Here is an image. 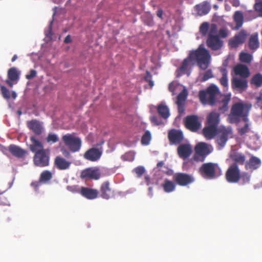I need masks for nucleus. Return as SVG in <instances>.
<instances>
[{
    "mask_svg": "<svg viewBox=\"0 0 262 262\" xmlns=\"http://www.w3.org/2000/svg\"><path fill=\"white\" fill-rule=\"evenodd\" d=\"M31 144L30 150L34 153L33 163L36 166L43 167L49 165L50 154L43 148L41 142L37 140L34 136L30 137Z\"/></svg>",
    "mask_w": 262,
    "mask_h": 262,
    "instance_id": "nucleus-1",
    "label": "nucleus"
},
{
    "mask_svg": "<svg viewBox=\"0 0 262 262\" xmlns=\"http://www.w3.org/2000/svg\"><path fill=\"white\" fill-rule=\"evenodd\" d=\"M251 107V104L244 102H238L233 104L228 117L229 122L232 124L237 123L241 120L247 122L248 120L247 117Z\"/></svg>",
    "mask_w": 262,
    "mask_h": 262,
    "instance_id": "nucleus-2",
    "label": "nucleus"
},
{
    "mask_svg": "<svg viewBox=\"0 0 262 262\" xmlns=\"http://www.w3.org/2000/svg\"><path fill=\"white\" fill-rule=\"evenodd\" d=\"M189 57L192 61L196 60L200 68L205 70L208 67L210 56L205 48L199 47L196 50L191 51Z\"/></svg>",
    "mask_w": 262,
    "mask_h": 262,
    "instance_id": "nucleus-3",
    "label": "nucleus"
},
{
    "mask_svg": "<svg viewBox=\"0 0 262 262\" xmlns=\"http://www.w3.org/2000/svg\"><path fill=\"white\" fill-rule=\"evenodd\" d=\"M219 88L215 84H211L205 90L200 91L199 96L203 104H214L216 97L220 94Z\"/></svg>",
    "mask_w": 262,
    "mask_h": 262,
    "instance_id": "nucleus-4",
    "label": "nucleus"
},
{
    "mask_svg": "<svg viewBox=\"0 0 262 262\" xmlns=\"http://www.w3.org/2000/svg\"><path fill=\"white\" fill-rule=\"evenodd\" d=\"M206 44L208 48L214 51L220 50L223 46V42L217 35V27L214 24L210 27Z\"/></svg>",
    "mask_w": 262,
    "mask_h": 262,
    "instance_id": "nucleus-5",
    "label": "nucleus"
},
{
    "mask_svg": "<svg viewBox=\"0 0 262 262\" xmlns=\"http://www.w3.org/2000/svg\"><path fill=\"white\" fill-rule=\"evenodd\" d=\"M221 171L216 163H205L199 168V172L204 178L212 179L217 176V171Z\"/></svg>",
    "mask_w": 262,
    "mask_h": 262,
    "instance_id": "nucleus-6",
    "label": "nucleus"
},
{
    "mask_svg": "<svg viewBox=\"0 0 262 262\" xmlns=\"http://www.w3.org/2000/svg\"><path fill=\"white\" fill-rule=\"evenodd\" d=\"M62 140L70 151L73 152L78 151L81 147V139L75 136L74 134L64 135L62 136Z\"/></svg>",
    "mask_w": 262,
    "mask_h": 262,
    "instance_id": "nucleus-7",
    "label": "nucleus"
},
{
    "mask_svg": "<svg viewBox=\"0 0 262 262\" xmlns=\"http://www.w3.org/2000/svg\"><path fill=\"white\" fill-rule=\"evenodd\" d=\"M173 179L177 184L181 186H186L192 183L195 179L191 175L186 173L178 172L173 175Z\"/></svg>",
    "mask_w": 262,
    "mask_h": 262,
    "instance_id": "nucleus-8",
    "label": "nucleus"
},
{
    "mask_svg": "<svg viewBox=\"0 0 262 262\" xmlns=\"http://www.w3.org/2000/svg\"><path fill=\"white\" fill-rule=\"evenodd\" d=\"M240 170L236 164H231L226 171L225 177L227 181L231 183L238 182Z\"/></svg>",
    "mask_w": 262,
    "mask_h": 262,
    "instance_id": "nucleus-9",
    "label": "nucleus"
},
{
    "mask_svg": "<svg viewBox=\"0 0 262 262\" xmlns=\"http://www.w3.org/2000/svg\"><path fill=\"white\" fill-rule=\"evenodd\" d=\"M232 135V130L231 127H223L220 129V134L218 136L216 142L221 148L226 144L228 138Z\"/></svg>",
    "mask_w": 262,
    "mask_h": 262,
    "instance_id": "nucleus-10",
    "label": "nucleus"
},
{
    "mask_svg": "<svg viewBox=\"0 0 262 262\" xmlns=\"http://www.w3.org/2000/svg\"><path fill=\"white\" fill-rule=\"evenodd\" d=\"M185 126L191 132H196L201 127V122L196 115L187 116L185 119Z\"/></svg>",
    "mask_w": 262,
    "mask_h": 262,
    "instance_id": "nucleus-11",
    "label": "nucleus"
},
{
    "mask_svg": "<svg viewBox=\"0 0 262 262\" xmlns=\"http://www.w3.org/2000/svg\"><path fill=\"white\" fill-rule=\"evenodd\" d=\"M100 196L106 200H108L115 195L114 190L111 188L110 183L108 181L103 182L100 188Z\"/></svg>",
    "mask_w": 262,
    "mask_h": 262,
    "instance_id": "nucleus-12",
    "label": "nucleus"
},
{
    "mask_svg": "<svg viewBox=\"0 0 262 262\" xmlns=\"http://www.w3.org/2000/svg\"><path fill=\"white\" fill-rule=\"evenodd\" d=\"M231 86L233 90L242 93L248 88V82L246 78L234 77L231 80Z\"/></svg>",
    "mask_w": 262,
    "mask_h": 262,
    "instance_id": "nucleus-13",
    "label": "nucleus"
},
{
    "mask_svg": "<svg viewBox=\"0 0 262 262\" xmlns=\"http://www.w3.org/2000/svg\"><path fill=\"white\" fill-rule=\"evenodd\" d=\"M102 151L101 149L92 147L86 150L84 155L83 157L85 159L95 162L98 161L101 157Z\"/></svg>",
    "mask_w": 262,
    "mask_h": 262,
    "instance_id": "nucleus-14",
    "label": "nucleus"
},
{
    "mask_svg": "<svg viewBox=\"0 0 262 262\" xmlns=\"http://www.w3.org/2000/svg\"><path fill=\"white\" fill-rule=\"evenodd\" d=\"M168 138L170 144H178L183 140L184 136L182 131L172 129L168 132Z\"/></svg>",
    "mask_w": 262,
    "mask_h": 262,
    "instance_id": "nucleus-15",
    "label": "nucleus"
},
{
    "mask_svg": "<svg viewBox=\"0 0 262 262\" xmlns=\"http://www.w3.org/2000/svg\"><path fill=\"white\" fill-rule=\"evenodd\" d=\"M261 164V160L255 156H252L250 158L247 160L245 164L246 170L250 172H253L259 168Z\"/></svg>",
    "mask_w": 262,
    "mask_h": 262,
    "instance_id": "nucleus-16",
    "label": "nucleus"
},
{
    "mask_svg": "<svg viewBox=\"0 0 262 262\" xmlns=\"http://www.w3.org/2000/svg\"><path fill=\"white\" fill-rule=\"evenodd\" d=\"M81 176L85 178L98 180L101 177V173L98 168H89L82 171Z\"/></svg>",
    "mask_w": 262,
    "mask_h": 262,
    "instance_id": "nucleus-17",
    "label": "nucleus"
},
{
    "mask_svg": "<svg viewBox=\"0 0 262 262\" xmlns=\"http://www.w3.org/2000/svg\"><path fill=\"white\" fill-rule=\"evenodd\" d=\"M71 162L61 156L56 157L54 161V166L60 170H64L70 168Z\"/></svg>",
    "mask_w": 262,
    "mask_h": 262,
    "instance_id": "nucleus-18",
    "label": "nucleus"
},
{
    "mask_svg": "<svg viewBox=\"0 0 262 262\" xmlns=\"http://www.w3.org/2000/svg\"><path fill=\"white\" fill-rule=\"evenodd\" d=\"M179 156L181 158L186 159L188 158L192 153L191 146L189 144H181L177 149Z\"/></svg>",
    "mask_w": 262,
    "mask_h": 262,
    "instance_id": "nucleus-19",
    "label": "nucleus"
},
{
    "mask_svg": "<svg viewBox=\"0 0 262 262\" xmlns=\"http://www.w3.org/2000/svg\"><path fill=\"white\" fill-rule=\"evenodd\" d=\"M246 36L244 31H240L229 41V45L233 48L237 47L239 45L242 44L245 42Z\"/></svg>",
    "mask_w": 262,
    "mask_h": 262,
    "instance_id": "nucleus-20",
    "label": "nucleus"
},
{
    "mask_svg": "<svg viewBox=\"0 0 262 262\" xmlns=\"http://www.w3.org/2000/svg\"><path fill=\"white\" fill-rule=\"evenodd\" d=\"M233 72L236 75H239L243 78H246L250 75L248 68L244 64H238L233 68Z\"/></svg>",
    "mask_w": 262,
    "mask_h": 262,
    "instance_id": "nucleus-21",
    "label": "nucleus"
},
{
    "mask_svg": "<svg viewBox=\"0 0 262 262\" xmlns=\"http://www.w3.org/2000/svg\"><path fill=\"white\" fill-rule=\"evenodd\" d=\"M27 126L36 135H40L42 132V126L40 122L37 120L34 119L28 121Z\"/></svg>",
    "mask_w": 262,
    "mask_h": 262,
    "instance_id": "nucleus-22",
    "label": "nucleus"
},
{
    "mask_svg": "<svg viewBox=\"0 0 262 262\" xmlns=\"http://www.w3.org/2000/svg\"><path fill=\"white\" fill-rule=\"evenodd\" d=\"M80 194L88 199L93 200L98 196V191L97 189L81 187Z\"/></svg>",
    "mask_w": 262,
    "mask_h": 262,
    "instance_id": "nucleus-23",
    "label": "nucleus"
},
{
    "mask_svg": "<svg viewBox=\"0 0 262 262\" xmlns=\"http://www.w3.org/2000/svg\"><path fill=\"white\" fill-rule=\"evenodd\" d=\"M195 10L199 15H206L211 9V6L207 1H204L201 4L196 5L195 7Z\"/></svg>",
    "mask_w": 262,
    "mask_h": 262,
    "instance_id": "nucleus-24",
    "label": "nucleus"
},
{
    "mask_svg": "<svg viewBox=\"0 0 262 262\" xmlns=\"http://www.w3.org/2000/svg\"><path fill=\"white\" fill-rule=\"evenodd\" d=\"M211 146L204 142H200L197 144L195 147V151L199 154H201L206 156L209 155L212 151L210 149Z\"/></svg>",
    "mask_w": 262,
    "mask_h": 262,
    "instance_id": "nucleus-25",
    "label": "nucleus"
},
{
    "mask_svg": "<svg viewBox=\"0 0 262 262\" xmlns=\"http://www.w3.org/2000/svg\"><path fill=\"white\" fill-rule=\"evenodd\" d=\"M220 121V114L215 112H211L207 116V124L209 125H213L216 127H218V125Z\"/></svg>",
    "mask_w": 262,
    "mask_h": 262,
    "instance_id": "nucleus-26",
    "label": "nucleus"
},
{
    "mask_svg": "<svg viewBox=\"0 0 262 262\" xmlns=\"http://www.w3.org/2000/svg\"><path fill=\"white\" fill-rule=\"evenodd\" d=\"M9 150L13 156L18 158H23L27 154L26 150L14 144L9 146Z\"/></svg>",
    "mask_w": 262,
    "mask_h": 262,
    "instance_id": "nucleus-27",
    "label": "nucleus"
},
{
    "mask_svg": "<svg viewBox=\"0 0 262 262\" xmlns=\"http://www.w3.org/2000/svg\"><path fill=\"white\" fill-rule=\"evenodd\" d=\"M217 132V127L207 124L203 130V134L206 139H211L216 136Z\"/></svg>",
    "mask_w": 262,
    "mask_h": 262,
    "instance_id": "nucleus-28",
    "label": "nucleus"
},
{
    "mask_svg": "<svg viewBox=\"0 0 262 262\" xmlns=\"http://www.w3.org/2000/svg\"><path fill=\"white\" fill-rule=\"evenodd\" d=\"M177 183L175 181L169 180L167 179L164 180L162 184L164 191L166 193H170L176 189Z\"/></svg>",
    "mask_w": 262,
    "mask_h": 262,
    "instance_id": "nucleus-29",
    "label": "nucleus"
},
{
    "mask_svg": "<svg viewBox=\"0 0 262 262\" xmlns=\"http://www.w3.org/2000/svg\"><path fill=\"white\" fill-rule=\"evenodd\" d=\"M230 158L234 162V164L237 165L245 164L246 162L245 156L242 153L234 152L231 155Z\"/></svg>",
    "mask_w": 262,
    "mask_h": 262,
    "instance_id": "nucleus-30",
    "label": "nucleus"
},
{
    "mask_svg": "<svg viewBox=\"0 0 262 262\" xmlns=\"http://www.w3.org/2000/svg\"><path fill=\"white\" fill-rule=\"evenodd\" d=\"M234 21L236 23L235 30H238L243 25L244 23V16L241 11H235L233 16Z\"/></svg>",
    "mask_w": 262,
    "mask_h": 262,
    "instance_id": "nucleus-31",
    "label": "nucleus"
},
{
    "mask_svg": "<svg viewBox=\"0 0 262 262\" xmlns=\"http://www.w3.org/2000/svg\"><path fill=\"white\" fill-rule=\"evenodd\" d=\"M158 112L159 115L164 119H167L169 115V110L168 107L163 104L158 105L157 108Z\"/></svg>",
    "mask_w": 262,
    "mask_h": 262,
    "instance_id": "nucleus-32",
    "label": "nucleus"
},
{
    "mask_svg": "<svg viewBox=\"0 0 262 262\" xmlns=\"http://www.w3.org/2000/svg\"><path fill=\"white\" fill-rule=\"evenodd\" d=\"M249 47L251 50H255L259 47V41L257 34L251 35L249 40Z\"/></svg>",
    "mask_w": 262,
    "mask_h": 262,
    "instance_id": "nucleus-33",
    "label": "nucleus"
},
{
    "mask_svg": "<svg viewBox=\"0 0 262 262\" xmlns=\"http://www.w3.org/2000/svg\"><path fill=\"white\" fill-rule=\"evenodd\" d=\"M19 73L15 67L11 68L8 71V78L11 80H15L16 82L19 79Z\"/></svg>",
    "mask_w": 262,
    "mask_h": 262,
    "instance_id": "nucleus-34",
    "label": "nucleus"
},
{
    "mask_svg": "<svg viewBox=\"0 0 262 262\" xmlns=\"http://www.w3.org/2000/svg\"><path fill=\"white\" fill-rule=\"evenodd\" d=\"M239 177L238 182L240 181L241 184L245 185L250 183L251 175L247 172H243L240 173Z\"/></svg>",
    "mask_w": 262,
    "mask_h": 262,
    "instance_id": "nucleus-35",
    "label": "nucleus"
},
{
    "mask_svg": "<svg viewBox=\"0 0 262 262\" xmlns=\"http://www.w3.org/2000/svg\"><path fill=\"white\" fill-rule=\"evenodd\" d=\"M250 83L257 88L262 85V75L260 73H257L254 75L251 78Z\"/></svg>",
    "mask_w": 262,
    "mask_h": 262,
    "instance_id": "nucleus-36",
    "label": "nucleus"
},
{
    "mask_svg": "<svg viewBox=\"0 0 262 262\" xmlns=\"http://www.w3.org/2000/svg\"><path fill=\"white\" fill-rule=\"evenodd\" d=\"M52 178V173L49 170L43 171L39 177V181L43 183H47Z\"/></svg>",
    "mask_w": 262,
    "mask_h": 262,
    "instance_id": "nucleus-37",
    "label": "nucleus"
},
{
    "mask_svg": "<svg viewBox=\"0 0 262 262\" xmlns=\"http://www.w3.org/2000/svg\"><path fill=\"white\" fill-rule=\"evenodd\" d=\"M230 100V97L228 95L224 96V98L221 102L222 105L219 106V110L222 113H225L228 109V103Z\"/></svg>",
    "mask_w": 262,
    "mask_h": 262,
    "instance_id": "nucleus-38",
    "label": "nucleus"
},
{
    "mask_svg": "<svg viewBox=\"0 0 262 262\" xmlns=\"http://www.w3.org/2000/svg\"><path fill=\"white\" fill-rule=\"evenodd\" d=\"M221 73L222 75V77L220 79V83L224 87H227L228 85V72L227 70L225 69H222L221 70Z\"/></svg>",
    "mask_w": 262,
    "mask_h": 262,
    "instance_id": "nucleus-39",
    "label": "nucleus"
},
{
    "mask_svg": "<svg viewBox=\"0 0 262 262\" xmlns=\"http://www.w3.org/2000/svg\"><path fill=\"white\" fill-rule=\"evenodd\" d=\"M189 63V60L188 59H185V60H184L181 66L179 69V72H180V73L178 74L177 77H180L182 74H184L185 73H186L188 67Z\"/></svg>",
    "mask_w": 262,
    "mask_h": 262,
    "instance_id": "nucleus-40",
    "label": "nucleus"
},
{
    "mask_svg": "<svg viewBox=\"0 0 262 262\" xmlns=\"http://www.w3.org/2000/svg\"><path fill=\"white\" fill-rule=\"evenodd\" d=\"M252 59V56L247 53L242 52L239 55V60L241 62L250 63Z\"/></svg>",
    "mask_w": 262,
    "mask_h": 262,
    "instance_id": "nucleus-41",
    "label": "nucleus"
},
{
    "mask_svg": "<svg viewBox=\"0 0 262 262\" xmlns=\"http://www.w3.org/2000/svg\"><path fill=\"white\" fill-rule=\"evenodd\" d=\"M209 24L208 22L203 23L199 28V31L203 36L207 35L208 32H209Z\"/></svg>",
    "mask_w": 262,
    "mask_h": 262,
    "instance_id": "nucleus-42",
    "label": "nucleus"
},
{
    "mask_svg": "<svg viewBox=\"0 0 262 262\" xmlns=\"http://www.w3.org/2000/svg\"><path fill=\"white\" fill-rule=\"evenodd\" d=\"M187 96V92L186 90H183L177 96V104H184Z\"/></svg>",
    "mask_w": 262,
    "mask_h": 262,
    "instance_id": "nucleus-43",
    "label": "nucleus"
},
{
    "mask_svg": "<svg viewBox=\"0 0 262 262\" xmlns=\"http://www.w3.org/2000/svg\"><path fill=\"white\" fill-rule=\"evenodd\" d=\"M1 91L2 96L5 99L8 100L10 98V92L6 87L2 85L1 86Z\"/></svg>",
    "mask_w": 262,
    "mask_h": 262,
    "instance_id": "nucleus-44",
    "label": "nucleus"
},
{
    "mask_svg": "<svg viewBox=\"0 0 262 262\" xmlns=\"http://www.w3.org/2000/svg\"><path fill=\"white\" fill-rule=\"evenodd\" d=\"M59 139L57 136L54 134L50 133L46 138L47 142L48 143H56Z\"/></svg>",
    "mask_w": 262,
    "mask_h": 262,
    "instance_id": "nucleus-45",
    "label": "nucleus"
},
{
    "mask_svg": "<svg viewBox=\"0 0 262 262\" xmlns=\"http://www.w3.org/2000/svg\"><path fill=\"white\" fill-rule=\"evenodd\" d=\"M133 171L136 174L137 177L140 178L145 173V169L144 167L140 166L135 168Z\"/></svg>",
    "mask_w": 262,
    "mask_h": 262,
    "instance_id": "nucleus-46",
    "label": "nucleus"
},
{
    "mask_svg": "<svg viewBox=\"0 0 262 262\" xmlns=\"http://www.w3.org/2000/svg\"><path fill=\"white\" fill-rule=\"evenodd\" d=\"M150 120L154 125H163L164 124L162 119L160 117L157 116L151 117Z\"/></svg>",
    "mask_w": 262,
    "mask_h": 262,
    "instance_id": "nucleus-47",
    "label": "nucleus"
},
{
    "mask_svg": "<svg viewBox=\"0 0 262 262\" xmlns=\"http://www.w3.org/2000/svg\"><path fill=\"white\" fill-rule=\"evenodd\" d=\"M249 131L250 128L248 123H246L243 127L238 129V133L241 136H243L246 133H249Z\"/></svg>",
    "mask_w": 262,
    "mask_h": 262,
    "instance_id": "nucleus-48",
    "label": "nucleus"
},
{
    "mask_svg": "<svg viewBox=\"0 0 262 262\" xmlns=\"http://www.w3.org/2000/svg\"><path fill=\"white\" fill-rule=\"evenodd\" d=\"M206 157L201 154H199L195 151L192 159L196 162H203Z\"/></svg>",
    "mask_w": 262,
    "mask_h": 262,
    "instance_id": "nucleus-49",
    "label": "nucleus"
},
{
    "mask_svg": "<svg viewBox=\"0 0 262 262\" xmlns=\"http://www.w3.org/2000/svg\"><path fill=\"white\" fill-rule=\"evenodd\" d=\"M213 74L211 70H208L205 72L202 78V81H205L208 80L209 79L213 77Z\"/></svg>",
    "mask_w": 262,
    "mask_h": 262,
    "instance_id": "nucleus-50",
    "label": "nucleus"
},
{
    "mask_svg": "<svg viewBox=\"0 0 262 262\" xmlns=\"http://www.w3.org/2000/svg\"><path fill=\"white\" fill-rule=\"evenodd\" d=\"M124 160L132 161L134 160L135 155L133 152H126L122 156Z\"/></svg>",
    "mask_w": 262,
    "mask_h": 262,
    "instance_id": "nucleus-51",
    "label": "nucleus"
},
{
    "mask_svg": "<svg viewBox=\"0 0 262 262\" xmlns=\"http://www.w3.org/2000/svg\"><path fill=\"white\" fill-rule=\"evenodd\" d=\"M255 9L258 12L259 16H262V1L255 4Z\"/></svg>",
    "mask_w": 262,
    "mask_h": 262,
    "instance_id": "nucleus-52",
    "label": "nucleus"
},
{
    "mask_svg": "<svg viewBox=\"0 0 262 262\" xmlns=\"http://www.w3.org/2000/svg\"><path fill=\"white\" fill-rule=\"evenodd\" d=\"M36 71L35 70H31L29 73L26 75V79L30 80L36 76Z\"/></svg>",
    "mask_w": 262,
    "mask_h": 262,
    "instance_id": "nucleus-53",
    "label": "nucleus"
},
{
    "mask_svg": "<svg viewBox=\"0 0 262 262\" xmlns=\"http://www.w3.org/2000/svg\"><path fill=\"white\" fill-rule=\"evenodd\" d=\"M68 189L73 193H80V188H79L77 186H68Z\"/></svg>",
    "mask_w": 262,
    "mask_h": 262,
    "instance_id": "nucleus-54",
    "label": "nucleus"
},
{
    "mask_svg": "<svg viewBox=\"0 0 262 262\" xmlns=\"http://www.w3.org/2000/svg\"><path fill=\"white\" fill-rule=\"evenodd\" d=\"M52 23L53 21H52L49 25L48 30L45 32L46 36L49 37V38H51L53 35V33L52 31Z\"/></svg>",
    "mask_w": 262,
    "mask_h": 262,
    "instance_id": "nucleus-55",
    "label": "nucleus"
},
{
    "mask_svg": "<svg viewBox=\"0 0 262 262\" xmlns=\"http://www.w3.org/2000/svg\"><path fill=\"white\" fill-rule=\"evenodd\" d=\"M219 32L220 36L222 38H226L228 36V32L225 29H221Z\"/></svg>",
    "mask_w": 262,
    "mask_h": 262,
    "instance_id": "nucleus-56",
    "label": "nucleus"
},
{
    "mask_svg": "<svg viewBox=\"0 0 262 262\" xmlns=\"http://www.w3.org/2000/svg\"><path fill=\"white\" fill-rule=\"evenodd\" d=\"M141 143L143 145L147 144V131H146L143 135L141 139Z\"/></svg>",
    "mask_w": 262,
    "mask_h": 262,
    "instance_id": "nucleus-57",
    "label": "nucleus"
},
{
    "mask_svg": "<svg viewBox=\"0 0 262 262\" xmlns=\"http://www.w3.org/2000/svg\"><path fill=\"white\" fill-rule=\"evenodd\" d=\"M228 60L227 59L224 60L222 66L220 68V71L221 72V70L222 69H225V70H227V67L228 65Z\"/></svg>",
    "mask_w": 262,
    "mask_h": 262,
    "instance_id": "nucleus-58",
    "label": "nucleus"
},
{
    "mask_svg": "<svg viewBox=\"0 0 262 262\" xmlns=\"http://www.w3.org/2000/svg\"><path fill=\"white\" fill-rule=\"evenodd\" d=\"M175 89H176V87H175V85H174L173 82H170L169 84V86H168L169 91L173 93L175 91Z\"/></svg>",
    "mask_w": 262,
    "mask_h": 262,
    "instance_id": "nucleus-59",
    "label": "nucleus"
},
{
    "mask_svg": "<svg viewBox=\"0 0 262 262\" xmlns=\"http://www.w3.org/2000/svg\"><path fill=\"white\" fill-rule=\"evenodd\" d=\"M178 107V111L180 114H182L184 111V104H177Z\"/></svg>",
    "mask_w": 262,
    "mask_h": 262,
    "instance_id": "nucleus-60",
    "label": "nucleus"
},
{
    "mask_svg": "<svg viewBox=\"0 0 262 262\" xmlns=\"http://www.w3.org/2000/svg\"><path fill=\"white\" fill-rule=\"evenodd\" d=\"M61 151L64 157H68L70 155V152L64 148H61Z\"/></svg>",
    "mask_w": 262,
    "mask_h": 262,
    "instance_id": "nucleus-61",
    "label": "nucleus"
},
{
    "mask_svg": "<svg viewBox=\"0 0 262 262\" xmlns=\"http://www.w3.org/2000/svg\"><path fill=\"white\" fill-rule=\"evenodd\" d=\"M72 41L71 37L70 35H68L64 39V42L66 43H69Z\"/></svg>",
    "mask_w": 262,
    "mask_h": 262,
    "instance_id": "nucleus-62",
    "label": "nucleus"
},
{
    "mask_svg": "<svg viewBox=\"0 0 262 262\" xmlns=\"http://www.w3.org/2000/svg\"><path fill=\"white\" fill-rule=\"evenodd\" d=\"M163 171L168 176H171L173 173V170L170 169H167L166 170H163Z\"/></svg>",
    "mask_w": 262,
    "mask_h": 262,
    "instance_id": "nucleus-63",
    "label": "nucleus"
},
{
    "mask_svg": "<svg viewBox=\"0 0 262 262\" xmlns=\"http://www.w3.org/2000/svg\"><path fill=\"white\" fill-rule=\"evenodd\" d=\"M163 13V12L162 9H158V11H157V16H158L159 18H162Z\"/></svg>",
    "mask_w": 262,
    "mask_h": 262,
    "instance_id": "nucleus-64",
    "label": "nucleus"
}]
</instances>
